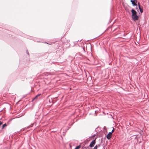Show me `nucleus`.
Segmentation results:
<instances>
[{"label": "nucleus", "instance_id": "f257e3e1", "mask_svg": "<svg viewBox=\"0 0 149 149\" xmlns=\"http://www.w3.org/2000/svg\"><path fill=\"white\" fill-rule=\"evenodd\" d=\"M114 129L113 128L111 132H109L107 135L106 137L108 139H109L111 137L112 133L114 132Z\"/></svg>", "mask_w": 149, "mask_h": 149}, {"label": "nucleus", "instance_id": "f03ea898", "mask_svg": "<svg viewBox=\"0 0 149 149\" xmlns=\"http://www.w3.org/2000/svg\"><path fill=\"white\" fill-rule=\"evenodd\" d=\"M96 143V140L95 139L92 141L90 143V144L89 146L91 147H93L94 145Z\"/></svg>", "mask_w": 149, "mask_h": 149}, {"label": "nucleus", "instance_id": "7ed1b4c3", "mask_svg": "<svg viewBox=\"0 0 149 149\" xmlns=\"http://www.w3.org/2000/svg\"><path fill=\"white\" fill-rule=\"evenodd\" d=\"M132 17L133 20L134 21L138 20L139 18L138 16L137 15H136L134 16H132Z\"/></svg>", "mask_w": 149, "mask_h": 149}, {"label": "nucleus", "instance_id": "20e7f679", "mask_svg": "<svg viewBox=\"0 0 149 149\" xmlns=\"http://www.w3.org/2000/svg\"><path fill=\"white\" fill-rule=\"evenodd\" d=\"M131 12L132 13V16H134L136 15L137 12L134 9H132L131 10Z\"/></svg>", "mask_w": 149, "mask_h": 149}, {"label": "nucleus", "instance_id": "39448f33", "mask_svg": "<svg viewBox=\"0 0 149 149\" xmlns=\"http://www.w3.org/2000/svg\"><path fill=\"white\" fill-rule=\"evenodd\" d=\"M136 1V2H137V1L135 0L133 1L132 0H131L130 1L132 2V4L134 6H136V3L135 2V1Z\"/></svg>", "mask_w": 149, "mask_h": 149}, {"label": "nucleus", "instance_id": "423d86ee", "mask_svg": "<svg viewBox=\"0 0 149 149\" xmlns=\"http://www.w3.org/2000/svg\"><path fill=\"white\" fill-rule=\"evenodd\" d=\"M139 9L140 12L141 13H142L143 12V8H141L139 4Z\"/></svg>", "mask_w": 149, "mask_h": 149}, {"label": "nucleus", "instance_id": "0eeeda50", "mask_svg": "<svg viewBox=\"0 0 149 149\" xmlns=\"http://www.w3.org/2000/svg\"><path fill=\"white\" fill-rule=\"evenodd\" d=\"M40 95H41L40 94H38L36 96V97L33 99L32 100L33 101L35 99H36Z\"/></svg>", "mask_w": 149, "mask_h": 149}, {"label": "nucleus", "instance_id": "6e6552de", "mask_svg": "<svg viewBox=\"0 0 149 149\" xmlns=\"http://www.w3.org/2000/svg\"><path fill=\"white\" fill-rule=\"evenodd\" d=\"M7 125L6 123H5L4 125H3L2 126V129H3L5 127L7 126Z\"/></svg>", "mask_w": 149, "mask_h": 149}, {"label": "nucleus", "instance_id": "1a4fd4ad", "mask_svg": "<svg viewBox=\"0 0 149 149\" xmlns=\"http://www.w3.org/2000/svg\"><path fill=\"white\" fill-rule=\"evenodd\" d=\"M80 146H78L76 147L75 149H79V148H80Z\"/></svg>", "mask_w": 149, "mask_h": 149}, {"label": "nucleus", "instance_id": "9d476101", "mask_svg": "<svg viewBox=\"0 0 149 149\" xmlns=\"http://www.w3.org/2000/svg\"><path fill=\"white\" fill-rule=\"evenodd\" d=\"M98 147L97 145H96L93 148V149H97Z\"/></svg>", "mask_w": 149, "mask_h": 149}, {"label": "nucleus", "instance_id": "9b49d317", "mask_svg": "<svg viewBox=\"0 0 149 149\" xmlns=\"http://www.w3.org/2000/svg\"><path fill=\"white\" fill-rule=\"evenodd\" d=\"M3 122L0 121V126L2 124Z\"/></svg>", "mask_w": 149, "mask_h": 149}, {"label": "nucleus", "instance_id": "f8f14e48", "mask_svg": "<svg viewBox=\"0 0 149 149\" xmlns=\"http://www.w3.org/2000/svg\"><path fill=\"white\" fill-rule=\"evenodd\" d=\"M3 149H8L7 148H4Z\"/></svg>", "mask_w": 149, "mask_h": 149}, {"label": "nucleus", "instance_id": "ddd939ff", "mask_svg": "<svg viewBox=\"0 0 149 149\" xmlns=\"http://www.w3.org/2000/svg\"><path fill=\"white\" fill-rule=\"evenodd\" d=\"M98 147H99L100 146V145L99 144L98 145H97Z\"/></svg>", "mask_w": 149, "mask_h": 149}]
</instances>
